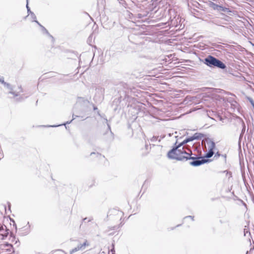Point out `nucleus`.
<instances>
[{
	"instance_id": "nucleus-5",
	"label": "nucleus",
	"mask_w": 254,
	"mask_h": 254,
	"mask_svg": "<svg viewBox=\"0 0 254 254\" xmlns=\"http://www.w3.org/2000/svg\"><path fill=\"white\" fill-rule=\"evenodd\" d=\"M195 159H192L193 161L190 162V164L193 166H198L206 162L205 159H199L194 157Z\"/></svg>"
},
{
	"instance_id": "nucleus-21",
	"label": "nucleus",
	"mask_w": 254,
	"mask_h": 254,
	"mask_svg": "<svg viewBox=\"0 0 254 254\" xmlns=\"http://www.w3.org/2000/svg\"><path fill=\"white\" fill-rule=\"evenodd\" d=\"M186 218H191L193 220V217L191 216H187V217H186Z\"/></svg>"
},
{
	"instance_id": "nucleus-8",
	"label": "nucleus",
	"mask_w": 254,
	"mask_h": 254,
	"mask_svg": "<svg viewBox=\"0 0 254 254\" xmlns=\"http://www.w3.org/2000/svg\"><path fill=\"white\" fill-rule=\"evenodd\" d=\"M3 84L5 87H6L7 89H8L10 90V92H9L10 93H11L13 95H14V92H13L12 91V88L11 85L10 84L4 81V82L3 83Z\"/></svg>"
},
{
	"instance_id": "nucleus-11",
	"label": "nucleus",
	"mask_w": 254,
	"mask_h": 254,
	"mask_svg": "<svg viewBox=\"0 0 254 254\" xmlns=\"http://www.w3.org/2000/svg\"><path fill=\"white\" fill-rule=\"evenodd\" d=\"M213 154L214 152L213 151H212L211 150H209L208 152L206 155V157L207 158H210L213 156Z\"/></svg>"
},
{
	"instance_id": "nucleus-19",
	"label": "nucleus",
	"mask_w": 254,
	"mask_h": 254,
	"mask_svg": "<svg viewBox=\"0 0 254 254\" xmlns=\"http://www.w3.org/2000/svg\"><path fill=\"white\" fill-rule=\"evenodd\" d=\"M3 154H2H2H0V159L1 158H3Z\"/></svg>"
},
{
	"instance_id": "nucleus-2",
	"label": "nucleus",
	"mask_w": 254,
	"mask_h": 254,
	"mask_svg": "<svg viewBox=\"0 0 254 254\" xmlns=\"http://www.w3.org/2000/svg\"><path fill=\"white\" fill-rule=\"evenodd\" d=\"M203 63L210 67L215 66L221 69L226 68V65L223 62L212 56H208L205 58Z\"/></svg>"
},
{
	"instance_id": "nucleus-14",
	"label": "nucleus",
	"mask_w": 254,
	"mask_h": 254,
	"mask_svg": "<svg viewBox=\"0 0 254 254\" xmlns=\"http://www.w3.org/2000/svg\"><path fill=\"white\" fill-rule=\"evenodd\" d=\"M187 139H188L189 142H190V141H193V140H195V139L193 138V136H190V137H188V138H187Z\"/></svg>"
},
{
	"instance_id": "nucleus-23",
	"label": "nucleus",
	"mask_w": 254,
	"mask_h": 254,
	"mask_svg": "<svg viewBox=\"0 0 254 254\" xmlns=\"http://www.w3.org/2000/svg\"><path fill=\"white\" fill-rule=\"evenodd\" d=\"M93 154H95V153H94V152H92V153H91V155H93Z\"/></svg>"
},
{
	"instance_id": "nucleus-18",
	"label": "nucleus",
	"mask_w": 254,
	"mask_h": 254,
	"mask_svg": "<svg viewBox=\"0 0 254 254\" xmlns=\"http://www.w3.org/2000/svg\"><path fill=\"white\" fill-rule=\"evenodd\" d=\"M30 225H28V228H27V229H28V231H27V232H30Z\"/></svg>"
},
{
	"instance_id": "nucleus-25",
	"label": "nucleus",
	"mask_w": 254,
	"mask_h": 254,
	"mask_svg": "<svg viewBox=\"0 0 254 254\" xmlns=\"http://www.w3.org/2000/svg\"><path fill=\"white\" fill-rule=\"evenodd\" d=\"M86 219H87V218H84V220H86Z\"/></svg>"
},
{
	"instance_id": "nucleus-15",
	"label": "nucleus",
	"mask_w": 254,
	"mask_h": 254,
	"mask_svg": "<svg viewBox=\"0 0 254 254\" xmlns=\"http://www.w3.org/2000/svg\"><path fill=\"white\" fill-rule=\"evenodd\" d=\"M0 82L2 84L4 82V77L2 76H1L0 75Z\"/></svg>"
},
{
	"instance_id": "nucleus-9",
	"label": "nucleus",
	"mask_w": 254,
	"mask_h": 254,
	"mask_svg": "<svg viewBox=\"0 0 254 254\" xmlns=\"http://www.w3.org/2000/svg\"><path fill=\"white\" fill-rule=\"evenodd\" d=\"M193 138L195 139H201L203 137V135L199 133H195L193 135Z\"/></svg>"
},
{
	"instance_id": "nucleus-6",
	"label": "nucleus",
	"mask_w": 254,
	"mask_h": 254,
	"mask_svg": "<svg viewBox=\"0 0 254 254\" xmlns=\"http://www.w3.org/2000/svg\"><path fill=\"white\" fill-rule=\"evenodd\" d=\"M0 232H1L0 235L2 236L1 239L3 240L7 237L9 230H8L5 226H1L0 229Z\"/></svg>"
},
{
	"instance_id": "nucleus-16",
	"label": "nucleus",
	"mask_w": 254,
	"mask_h": 254,
	"mask_svg": "<svg viewBox=\"0 0 254 254\" xmlns=\"http://www.w3.org/2000/svg\"><path fill=\"white\" fill-rule=\"evenodd\" d=\"M26 8L27 9V11L29 13V14H30V12H31V11H30V9L28 5V3H27V5H26Z\"/></svg>"
},
{
	"instance_id": "nucleus-1",
	"label": "nucleus",
	"mask_w": 254,
	"mask_h": 254,
	"mask_svg": "<svg viewBox=\"0 0 254 254\" xmlns=\"http://www.w3.org/2000/svg\"><path fill=\"white\" fill-rule=\"evenodd\" d=\"M191 151L187 147H183L182 150L178 145L174 147L168 153V157L170 159L183 161L184 159H194V157H191Z\"/></svg>"
},
{
	"instance_id": "nucleus-7",
	"label": "nucleus",
	"mask_w": 254,
	"mask_h": 254,
	"mask_svg": "<svg viewBox=\"0 0 254 254\" xmlns=\"http://www.w3.org/2000/svg\"><path fill=\"white\" fill-rule=\"evenodd\" d=\"M35 22L42 27L44 34H46L47 35H48L49 36V37L50 38H51L52 39H53V37L49 34L48 31L47 30V29L44 27H43L41 25H40V24L39 23V22L38 21L35 20Z\"/></svg>"
},
{
	"instance_id": "nucleus-3",
	"label": "nucleus",
	"mask_w": 254,
	"mask_h": 254,
	"mask_svg": "<svg viewBox=\"0 0 254 254\" xmlns=\"http://www.w3.org/2000/svg\"><path fill=\"white\" fill-rule=\"evenodd\" d=\"M90 246V243L86 239L79 240L77 241L76 246L70 250L69 252V254H73L78 251H83L87 247Z\"/></svg>"
},
{
	"instance_id": "nucleus-10",
	"label": "nucleus",
	"mask_w": 254,
	"mask_h": 254,
	"mask_svg": "<svg viewBox=\"0 0 254 254\" xmlns=\"http://www.w3.org/2000/svg\"><path fill=\"white\" fill-rule=\"evenodd\" d=\"M207 144L208 145L209 150H211L212 151H213V149L214 148L215 146V143L211 141L209 142V143H207Z\"/></svg>"
},
{
	"instance_id": "nucleus-20",
	"label": "nucleus",
	"mask_w": 254,
	"mask_h": 254,
	"mask_svg": "<svg viewBox=\"0 0 254 254\" xmlns=\"http://www.w3.org/2000/svg\"><path fill=\"white\" fill-rule=\"evenodd\" d=\"M71 122V121H70V122H67L65 124H64L63 125H65V124H70Z\"/></svg>"
},
{
	"instance_id": "nucleus-17",
	"label": "nucleus",
	"mask_w": 254,
	"mask_h": 254,
	"mask_svg": "<svg viewBox=\"0 0 254 254\" xmlns=\"http://www.w3.org/2000/svg\"><path fill=\"white\" fill-rule=\"evenodd\" d=\"M60 125H56V126H45L46 127H59L60 126Z\"/></svg>"
},
{
	"instance_id": "nucleus-12",
	"label": "nucleus",
	"mask_w": 254,
	"mask_h": 254,
	"mask_svg": "<svg viewBox=\"0 0 254 254\" xmlns=\"http://www.w3.org/2000/svg\"><path fill=\"white\" fill-rule=\"evenodd\" d=\"M188 142H189L188 141V139L187 138H186L182 142L180 143L178 146L181 148L182 147V146H183L184 144H185Z\"/></svg>"
},
{
	"instance_id": "nucleus-22",
	"label": "nucleus",
	"mask_w": 254,
	"mask_h": 254,
	"mask_svg": "<svg viewBox=\"0 0 254 254\" xmlns=\"http://www.w3.org/2000/svg\"><path fill=\"white\" fill-rule=\"evenodd\" d=\"M72 117H73V120H74L75 118V116H74V115H72Z\"/></svg>"
},
{
	"instance_id": "nucleus-24",
	"label": "nucleus",
	"mask_w": 254,
	"mask_h": 254,
	"mask_svg": "<svg viewBox=\"0 0 254 254\" xmlns=\"http://www.w3.org/2000/svg\"><path fill=\"white\" fill-rule=\"evenodd\" d=\"M114 250H111V252H114Z\"/></svg>"
},
{
	"instance_id": "nucleus-13",
	"label": "nucleus",
	"mask_w": 254,
	"mask_h": 254,
	"mask_svg": "<svg viewBox=\"0 0 254 254\" xmlns=\"http://www.w3.org/2000/svg\"><path fill=\"white\" fill-rule=\"evenodd\" d=\"M30 14H31V16L32 17V18L34 20V21H35V20H36L35 19H36V15H35V14L33 12H30Z\"/></svg>"
},
{
	"instance_id": "nucleus-4",
	"label": "nucleus",
	"mask_w": 254,
	"mask_h": 254,
	"mask_svg": "<svg viewBox=\"0 0 254 254\" xmlns=\"http://www.w3.org/2000/svg\"><path fill=\"white\" fill-rule=\"evenodd\" d=\"M209 5L213 9L217 10L219 11H223L225 12L228 11V8L219 5L211 1L209 2Z\"/></svg>"
}]
</instances>
